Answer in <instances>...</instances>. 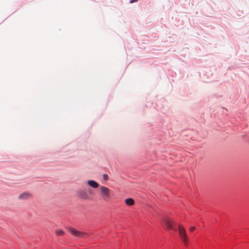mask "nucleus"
I'll use <instances>...</instances> for the list:
<instances>
[{"mask_svg": "<svg viewBox=\"0 0 249 249\" xmlns=\"http://www.w3.org/2000/svg\"><path fill=\"white\" fill-rule=\"evenodd\" d=\"M178 230L179 236L185 246L188 245V241L186 230L185 228L180 224L178 225Z\"/></svg>", "mask_w": 249, "mask_h": 249, "instance_id": "obj_1", "label": "nucleus"}, {"mask_svg": "<svg viewBox=\"0 0 249 249\" xmlns=\"http://www.w3.org/2000/svg\"><path fill=\"white\" fill-rule=\"evenodd\" d=\"M100 195L104 201H108L110 198V190L104 186H101L100 187Z\"/></svg>", "mask_w": 249, "mask_h": 249, "instance_id": "obj_2", "label": "nucleus"}, {"mask_svg": "<svg viewBox=\"0 0 249 249\" xmlns=\"http://www.w3.org/2000/svg\"><path fill=\"white\" fill-rule=\"evenodd\" d=\"M162 221L167 231L173 230L176 231H177V229L175 227L176 224L175 221L168 217L163 219Z\"/></svg>", "mask_w": 249, "mask_h": 249, "instance_id": "obj_3", "label": "nucleus"}, {"mask_svg": "<svg viewBox=\"0 0 249 249\" xmlns=\"http://www.w3.org/2000/svg\"><path fill=\"white\" fill-rule=\"evenodd\" d=\"M68 230L69 232L71 233L73 235L79 238H85L88 235V234L87 233L79 231L72 228H69Z\"/></svg>", "mask_w": 249, "mask_h": 249, "instance_id": "obj_4", "label": "nucleus"}, {"mask_svg": "<svg viewBox=\"0 0 249 249\" xmlns=\"http://www.w3.org/2000/svg\"><path fill=\"white\" fill-rule=\"evenodd\" d=\"M76 196L78 197L83 200L89 199V197L87 192L85 190L79 189L77 191Z\"/></svg>", "mask_w": 249, "mask_h": 249, "instance_id": "obj_5", "label": "nucleus"}, {"mask_svg": "<svg viewBox=\"0 0 249 249\" xmlns=\"http://www.w3.org/2000/svg\"><path fill=\"white\" fill-rule=\"evenodd\" d=\"M32 197V195L27 192H23L18 196L19 200H27Z\"/></svg>", "mask_w": 249, "mask_h": 249, "instance_id": "obj_6", "label": "nucleus"}, {"mask_svg": "<svg viewBox=\"0 0 249 249\" xmlns=\"http://www.w3.org/2000/svg\"><path fill=\"white\" fill-rule=\"evenodd\" d=\"M88 184L93 188H97L99 187V184L93 180H89L88 181Z\"/></svg>", "mask_w": 249, "mask_h": 249, "instance_id": "obj_7", "label": "nucleus"}, {"mask_svg": "<svg viewBox=\"0 0 249 249\" xmlns=\"http://www.w3.org/2000/svg\"><path fill=\"white\" fill-rule=\"evenodd\" d=\"M125 203L127 206H132L134 204V200L131 198H127L125 200Z\"/></svg>", "mask_w": 249, "mask_h": 249, "instance_id": "obj_8", "label": "nucleus"}, {"mask_svg": "<svg viewBox=\"0 0 249 249\" xmlns=\"http://www.w3.org/2000/svg\"><path fill=\"white\" fill-rule=\"evenodd\" d=\"M56 235H61L62 234V231L60 230H57L56 231Z\"/></svg>", "mask_w": 249, "mask_h": 249, "instance_id": "obj_9", "label": "nucleus"}, {"mask_svg": "<svg viewBox=\"0 0 249 249\" xmlns=\"http://www.w3.org/2000/svg\"><path fill=\"white\" fill-rule=\"evenodd\" d=\"M195 229H196V228L194 226L190 227V230H189L190 231L193 232L195 230Z\"/></svg>", "mask_w": 249, "mask_h": 249, "instance_id": "obj_10", "label": "nucleus"}, {"mask_svg": "<svg viewBox=\"0 0 249 249\" xmlns=\"http://www.w3.org/2000/svg\"><path fill=\"white\" fill-rule=\"evenodd\" d=\"M104 178L105 180H107V175L106 174L104 175Z\"/></svg>", "mask_w": 249, "mask_h": 249, "instance_id": "obj_11", "label": "nucleus"}, {"mask_svg": "<svg viewBox=\"0 0 249 249\" xmlns=\"http://www.w3.org/2000/svg\"><path fill=\"white\" fill-rule=\"evenodd\" d=\"M138 0H130V3H133V2H137Z\"/></svg>", "mask_w": 249, "mask_h": 249, "instance_id": "obj_12", "label": "nucleus"}, {"mask_svg": "<svg viewBox=\"0 0 249 249\" xmlns=\"http://www.w3.org/2000/svg\"><path fill=\"white\" fill-rule=\"evenodd\" d=\"M89 193H90V194L91 193V191H90V190H89Z\"/></svg>", "mask_w": 249, "mask_h": 249, "instance_id": "obj_13", "label": "nucleus"}]
</instances>
